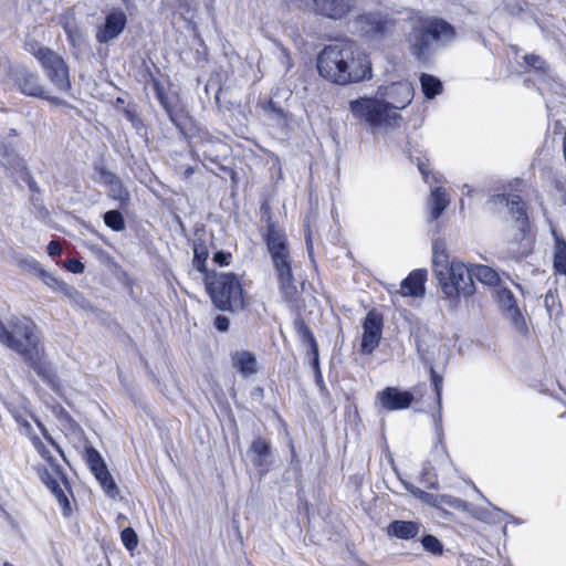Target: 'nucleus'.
<instances>
[{
    "label": "nucleus",
    "mask_w": 566,
    "mask_h": 566,
    "mask_svg": "<svg viewBox=\"0 0 566 566\" xmlns=\"http://www.w3.org/2000/svg\"><path fill=\"white\" fill-rule=\"evenodd\" d=\"M0 343L17 352L44 382L60 391L59 378L46 357L39 327L31 318L13 316L7 323L0 321Z\"/></svg>",
    "instance_id": "obj_1"
},
{
    "label": "nucleus",
    "mask_w": 566,
    "mask_h": 566,
    "mask_svg": "<svg viewBox=\"0 0 566 566\" xmlns=\"http://www.w3.org/2000/svg\"><path fill=\"white\" fill-rule=\"evenodd\" d=\"M316 66L321 77L340 86L373 78L370 56L353 42L326 45L317 55Z\"/></svg>",
    "instance_id": "obj_2"
},
{
    "label": "nucleus",
    "mask_w": 566,
    "mask_h": 566,
    "mask_svg": "<svg viewBox=\"0 0 566 566\" xmlns=\"http://www.w3.org/2000/svg\"><path fill=\"white\" fill-rule=\"evenodd\" d=\"M432 270L446 298L455 302L475 292L470 269L460 260L451 259L446 242L436 240L432 245Z\"/></svg>",
    "instance_id": "obj_3"
},
{
    "label": "nucleus",
    "mask_w": 566,
    "mask_h": 566,
    "mask_svg": "<svg viewBox=\"0 0 566 566\" xmlns=\"http://www.w3.org/2000/svg\"><path fill=\"white\" fill-rule=\"evenodd\" d=\"M207 290L213 304L222 311L239 312L250 303L243 275L216 273L207 277Z\"/></svg>",
    "instance_id": "obj_4"
},
{
    "label": "nucleus",
    "mask_w": 566,
    "mask_h": 566,
    "mask_svg": "<svg viewBox=\"0 0 566 566\" xmlns=\"http://www.w3.org/2000/svg\"><path fill=\"white\" fill-rule=\"evenodd\" d=\"M268 249L279 283V289L289 301H293L298 294L296 281L292 271V258L283 230L274 224L269 226L266 237Z\"/></svg>",
    "instance_id": "obj_5"
},
{
    "label": "nucleus",
    "mask_w": 566,
    "mask_h": 566,
    "mask_svg": "<svg viewBox=\"0 0 566 566\" xmlns=\"http://www.w3.org/2000/svg\"><path fill=\"white\" fill-rule=\"evenodd\" d=\"M349 111L353 116L364 123L373 133L388 129L398 124L401 116L379 98L359 97L349 103Z\"/></svg>",
    "instance_id": "obj_6"
},
{
    "label": "nucleus",
    "mask_w": 566,
    "mask_h": 566,
    "mask_svg": "<svg viewBox=\"0 0 566 566\" xmlns=\"http://www.w3.org/2000/svg\"><path fill=\"white\" fill-rule=\"evenodd\" d=\"M455 36L451 24L440 19H421L408 35L409 49L418 60H423L432 41L448 43Z\"/></svg>",
    "instance_id": "obj_7"
},
{
    "label": "nucleus",
    "mask_w": 566,
    "mask_h": 566,
    "mask_svg": "<svg viewBox=\"0 0 566 566\" xmlns=\"http://www.w3.org/2000/svg\"><path fill=\"white\" fill-rule=\"evenodd\" d=\"M29 52L40 62L48 77L57 90L66 92L70 88L69 71L62 56L38 43L30 44Z\"/></svg>",
    "instance_id": "obj_8"
},
{
    "label": "nucleus",
    "mask_w": 566,
    "mask_h": 566,
    "mask_svg": "<svg viewBox=\"0 0 566 566\" xmlns=\"http://www.w3.org/2000/svg\"><path fill=\"white\" fill-rule=\"evenodd\" d=\"M490 205H492V208L495 209L496 206H505L513 218H515L516 222L518 223V228L521 230V251H514L513 253L516 254L517 258L527 255L532 250V241L525 233V226L527 221V216L525 212L524 203L521 201V198L518 196L512 195V196H505V195H496L491 198L489 201Z\"/></svg>",
    "instance_id": "obj_9"
},
{
    "label": "nucleus",
    "mask_w": 566,
    "mask_h": 566,
    "mask_svg": "<svg viewBox=\"0 0 566 566\" xmlns=\"http://www.w3.org/2000/svg\"><path fill=\"white\" fill-rule=\"evenodd\" d=\"M376 95L385 101L391 111L399 113L412 102L415 90L410 82L399 81L378 86Z\"/></svg>",
    "instance_id": "obj_10"
},
{
    "label": "nucleus",
    "mask_w": 566,
    "mask_h": 566,
    "mask_svg": "<svg viewBox=\"0 0 566 566\" xmlns=\"http://www.w3.org/2000/svg\"><path fill=\"white\" fill-rule=\"evenodd\" d=\"M357 30L368 39L377 40L387 35L391 29V21L384 18L380 12H367L355 19Z\"/></svg>",
    "instance_id": "obj_11"
},
{
    "label": "nucleus",
    "mask_w": 566,
    "mask_h": 566,
    "mask_svg": "<svg viewBox=\"0 0 566 566\" xmlns=\"http://www.w3.org/2000/svg\"><path fill=\"white\" fill-rule=\"evenodd\" d=\"M382 335V317L376 311L367 313L363 322V335L360 342L361 352L371 354L379 345Z\"/></svg>",
    "instance_id": "obj_12"
},
{
    "label": "nucleus",
    "mask_w": 566,
    "mask_h": 566,
    "mask_svg": "<svg viewBox=\"0 0 566 566\" xmlns=\"http://www.w3.org/2000/svg\"><path fill=\"white\" fill-rule=\"evenodd\" d=\"M413 401V395L397 387H387L376 395V403L387 410L396 411L408 409Z\"/></svg>",
    "instance_id": "obj_13"
},
{
    "label": "nucleus",
    "mask_w": 566,
    "mask_h": 566,
    "mask_svg": "<svg viewBox=\"0 0 566 566\" xmlns=\"http://www.w3.org/2000/svg\"><path fill=\"white\" fill-rule=\"evenodd\" d=\"M305 4L314 12L333 20L343 19L354 8L353 0H305Z\"/></svg>",
    "instance_id": "obj_14"
},
{
    "label": "nucleus",
    "mask_w": 566,
    "mask_h": 566,
    "mask_svg": "<svg viewBox=\"0 0 566 566\" xmlns=\"http://www.w3.org/2000/svg\"><path fill=\"white\" fill-rule=\"evenodd\" d=\"M127 23L126 13L122 9H113L107 13L105 22L96 32V40L99 43H107L116 39Z\"/></svg>",
    "instance_id": "obj_15"
},
{
    "label": "nucleus",
    "mask_w": 566,
    "mask_h": 566,
    "mask_svg": "<svg viewBox=\"0 0 566 566\" xmlns=\"http://www.w3.org/2000/svg\"><path fill=\"white\" fill-rule=\"evenodd\" d=\"M496 295L504 316L514 325L515 328L524 331L526 328L525 319L516 304V300L512 291L506 287H501L496 291Z\"/></svg>",
    "instance_id": "obj_16"
},
{
    "label": "nucleus",
    "mask_w": 566,
    "mask_h": 566,
    "mask_svg": "<svg viewBox=\"0 0 566 566\" xmlns=\"http://www.w3.org/2000/svg\"><path fill=\"white\" fill-rule=\"evenodd\" d=\"M17 85L20 92L24 95L51 99L53 103L59 104V98H51L46 95L44 86L40 83L39 77L28 71H21L17 74Z\"/></svg>",
    "instance_id": "obj_17"
},
{
    "label": "nucleus",
    "mask_w": 566,
    "mask_h": 566,
    "mask_svg": "<svg viewBox=\"0 0 566 566\" xmlns=\"http://www.w3.org/2000/svg\"><path fill=\"white\" fill-rule=\"evenodd\" d=\"M231 361L233 368L245 378L255 375L260 369L255 355L245 349L234 350L231 354Z\"/></svg>",
    "instance_id": "obj_18"
},
{
    "label": "nucleus",
    "mask_w": 566,
    "mask_h": 566,
    "mask_svg": "<svg viewBox=\"0 0 566 566\" xmlns=\"http://www.w3.org/2000/svg\"><path fill=\"white\" fill-rule=\"evenodd\" d=\"M427 270L412 271L400 284L402 296H421L424 293Z\"/></svg>",
    "instance_id": "obj_19"
},
{
    "label": "nucleus",
    "mask_w": 566,
    "mask_h": 566,
    "mask_svg": "<svg viewBox=\"0 0 566 566\" xmlns=\"http://www.w3.org/2000/svg\"><path fill=\"white\" fill-rule=\"evenodd\" d=\"M419 531V524L411 521H394L387 526V534L400 539H411Z\"/></svg>",
    "instance_id": "obj_20"
},
{
    "label": "nucleus",
    "mask_w": 566,
    "mask_h": 566,
    "mask_svg": "<svg viewBox=\"0 0 566 566\" xmlns=\"http://www.w3.org/2000/svg\"><path fill=\"white\" fill-rule=\"evenodd\" d=\"M450 202L449 195L443 188H436L431 191L428 199V207L430 210V218L432 220L438 219L441 213L446 210Z\"/></svg>",
    "instance_id": "obj_21"
},
{
    "label": "nucleus",
    "mask_w": 566,
    "mask_h": 566,
    "mask_svg": "<svg viewBox=\"0 0 566 566\" xmlns=\"http://www.w3.org/2000/svg\"><path fill=\"white\" fill-rule=\"evenodd\" d=\"M555 240L554 245V271L557 274L566 275V241L556 232L552 230Z\"/></svg>",
    "instance_id": "obj_22"
},
{
    "label": "nucleus",
    "mask_w": 566,
    "mask_h": 566,
    "mask_svg": "<svg viewBox=\"0 0 566 566\" xmlns=\"http://www.w3.org/2000/svg\"><path fill=\"white\" fill-rule=\"evenodd\" d=\"M469 269L472 281L476 279L485 285H495L500 280L497 272L488 265L474 264Z\"/></svg>",
    "instance_id": "obj_23"
},
{
    "label": "nucleus",
    "mask_w": 566,
    "mask_h": 566,
    "mask_svg": "<svg viewBox=\"0 0 566 566\" xmlns=\"http://www.w3.org/2000/svg\"><path fill=\"white\" fill-rule=\"evenodd\" d=\"M104 181L109 185V195L113 199L126 202L129 198L128 191L123 187L122 182L111 172H104Z\"/></svg>",
    "instance_id": "obj_24"
},
{
    "label": "nucleus",
    "mask_w": 566,
    "mask_h": 566,
    "mask_svg": "<svg viewBox=\"0 0 566 566\" xmlns=\"http://www.w3.org/2000/svg\"><path fill=\"white\" fill-rule=\"evenodd\" d=\"M420 83H421V90L423 92V95L428 99L434 98L437 95L441 94V92H442L441 81L430 74H422L420 76Z\"/></svg>",
    "instance_id": "obj_25"
},
{
    "label": "nucleus",
    "mask_w": 566,
    "mask_h": 566,
    "mask_svg": "<svg viewBox=\"0 0 566 566\" xmlns=\"http://www.w3.org/2000/svg\"><path fill=\"white\" fill-rule=\"evenodd\" d=\"M479 518L486 523L507 522L509 518L513 523H520V521L515 520L513 516L495 506H492L490 511H481L479 513Z\"/></svg>",
    "instance_id": "obj_26"
},
{
    "label": "nucleus",
    "mask_w": 566,
    "mask_h": 566,
    "mask_svg": "<svg viewBox=\"0 0 566 566\" xmlns=\"http://www.w3.org/2000/svg\"><path fill=\"white\" fill-rule=\"evenodd\" d=\"M103 490L112 497L117 494V486L107 468L94 474Z\"/></svg>",
    "instance_id": "obj_27"
},
{
    "label": "nucleus",
    "mask_w": 566,
    "mask_h": 566,
    "mask_svg": "<svg viewBox=\"0 0 566 566\" xmlns=\"http://www.w3.org/2000/svg\"><path fill=\"white\" fill-rule=\"evenodd\" d=\"M251 452L255 454L254 465H263V457L269 453V444L264 439H255L251 444Z\"/></svg>",
    "instance_id": "obj_28"
},
{
    "label": "nucleus",
    "mask_w": 566,
    "mask_h": 566,
    "mask_svg": "<svg viewBox=\"0 0 566 566\" xmlns=\"http://www.w3.org/2000/svg\"><path fill=\"white\" fill-rule=\"evenodd\" d=\"M104 222L114 231H122L125 228L123 216L117 210L107 211L104 214Z\"/></svg>",
    "instance_id": "obj_29"
},
{
    "label": "nucleus",
    "mask_w": 566,
    "mask_h": 566,
    "mask_svg": "<svg viewBox=\"0 0 566 566\" xmlns=\"http://www.w3.org/2000/svg\"><path fill=\"white\" fill-rule=\"evenodd\" d=\"M41 279V281L48 286L50 287L52 291L54 292H60V290L63 287V285L65 284L64 281L55 277L53 274L49 273L48 271H45L44 269L42 271H40V273L36 275Z\"/></svg>",
    "instance_id": "obj_30"
},
{
    "label": "nucleus",
    "mask_w": 566,
    "mask_h": 566,
    "mask_svg": "<svg viewBox=\"0 0 566 566\" xmlns=\"http://www.w3.org/2000/svg\"><path fill=\"white\" fill-rule=\"evenodd\" d=\"M87 463L94 474L106 468L101 454L94 450L88 449L86 452Z\"/></svg>",
    "instance_id": "obj_31"
},
{
    "label": "nucleus",
    "mask_w": 566,
    "mask_h": 566,
    "mask_svg": "<svg viewBox=\"0 0 566 566\" xmlns=\"http://www.w3.org/2000/svg\"><path fill=\"white\" fill-rule=\"evenodd\" d=\"M59 293L63 294L73 304H76V305L84 304V296L74 286H71L65 283Z\"/></svg>",
    "instance_id": "obj_32"
},
{
    "label": "nucleus",
    "mask_w": 566,
    "mask_h": 566,
    "mask_svg": "<svg viewBox=\"0 0 566 566\" xmlns=\"http://www.w3.org/2000/svg\"><path fill=\"white\" fill-rule=\"evenodd\" d=\"M120 539L123 545L130 552L138 545V536L132 527H126L122 531Z\"/></svg>",
    "instance_id": "obj_33"
},
{
    "label": "nucleus",
    "mask_w": 566,
    "mask_h": 566,
    "mask_svg": "<svg viewBox=\"0 0 566 566\" xmlns=\"http://www.w3.org/2000/svg\"><path fill=\"white\" fill-rule=\"evenodd\" d=\"M421 543L423 548L433 555H441L443 552L441 542L432 535L424 536Z\"/></svg>",
    "instance_id": "obj_34"
},
{
    "label": "nucleus",
    "mask_w": 566,
    "mask_h": 566,
    "mask_svg": "<svg viewBox=\"0 0 566 566\" xmlns=\"http://www.w3.org/2000/svg\"><path fill=\"white\" fill-rule=\"evenodd\" d=\"M18 264L21 268L27 269L30 272L34 273L35 275H38L40 273V271L43 270L40 262H38L34 258H31V256H24V258L19 259Z\"/></svg>",
    "instance_id": "obj_35"
},
{
    "label": "nucleus",
    "mask_w": 566,
    "mask_h": 566,
    "mask_svg": "<svg viewBox=\"0 0 566 566\" xmlns=\"http://www.w3.org/2000/svg\"><path fill=\"white\" fill-rule=\"evenodd\" d=\"M431 381H432V386H433V389L436 391V395H437V402H438V407H439V410L441 409V390H442V377L439 376L432 368H431Z\"/></svg>",
    "instance_id": "obj_36"
},
{
    "label": "nucleus",
    "mask_w": 566,
    "mask_h": 566,
    "mask_svg": "<svg viewBox=\"0 0 566 566\" xmlns=\"http://www.w3.org/2000/svg\"><path fill=\"white\" fill-rule=\"evenodd\" d=\"M418 169H419L420 174L422 175V178H423L424 182L431 184L432 181H439L437 176L433 172L430 171L428 163L419 160L418 161Z\"/></svg>",
    "instance_id": "obj_37"
},
{
    "label": "nucleus",
    "mask_w": 566,
    "mask_h": 566,
    "mask_svg": "<svg viewBox=\"0 0 566 566\" xmlns=\"http://www.w3.org/2000/svg\"><path fill=\"white\" fill-rule=\"evenodd\" d=\"M525 62L535 70L543 71V72L546 71V67H547L546 62L539 56L526 55Z\"/></svg>",
    "instance_id": "obj_38"
},
{
    "label": "nucleus",
    "mask_w": 566,
    "mask_h": 566,
    "mask_svg": "<svg viewBox=\"0 0 566 566\" xmlns=\"http://www.w3.org/2000/svg\"><path fill=\"white\" fill-rule=\"evenodd\" d=\"M64 268L74 274H80L84 271V264L77 259H70L64 262Z\"/></svg>",
    "instance_id": "obj_39"
},
{
    "label": "nucleus",
    "mask_w": 566,
    "mask_h": 566,
    "mask_svg": "<svg viewBox=\"0 0 566 566\" xmlns=\"http://www.w3.org/2000/svg\"><path fill=\"white\" fill-rule=\"evenodd\" d=\"M232 255L229 252L219 251L213 255V261L223 266L229 265L231 262Z\"/></svg>",
    "instance_id": "obj_40"
},
{
    "label": "nucleus",
    "mask_w": 566,
    "mask_h": 566,
    "mask_svg": "<svg viewBox=\"0 0 566 566\" xmlns=\"http://www.w3.org/2000/svg\"><path fill=\"white\" fill-rule=\"evenodd\" d=\"M214 326L220 332H227L230 326V321L227 316L218 315L214 319Z\"/></svg>",
    "instance_id": "obj_41"
},
{
    "label": "nucleus",
    "mask_w": 566,
    "mask_h": 566,
    "mask_svg": "<svg viewBox=\"0 0 566 566\" xmlns=\"http://www.w3.org/2000/svg\"><path fill=\"white\" fill-rule=\"evenodd\" d=\"M417 497L423 502L432 505H438V497L433 494H429L422 490H417Z\"/></svg>",
    "instance_id": "obj_42"
},
{
    "label": "nucleus",
    "mask_w": 566,
    "mask_h": 566,
    "mask_svg": "<svg viewBox=\"0 0 566 566\" xmlns=\"http://www.w3.org/2000/svg\"><path fill=\"white\" fill-rule=\"evenodd\" d=\"M302 331V334L304 336V338L308 342L311 348L313 349L315 356L317 355V346H316V342H315V338L313 336V334L310 332V329L305 326H303L301 328Z\"/></svg>",
    "instance_id": "obj_43"
},
{
    "label": "nucleus",
    "mask_w": 566,
    "mask_h": 566,
    "mask_svg": "<svg viewBox=\"0 0 566 566\" xmlns=\"http://www.w3.org/2000/svg\"><path fill=\"white\" fill-rule=\"evenodd\" d=\"M62 248L59 242L51 241L48 245V254L51 256L60 255Z\"/></svg>",
    "instance_id": "obj_44"
},
{
    "label": "nucleus",
    "mask_w": 566,
    "mask_h": 566,
    "mask_svg": "<svg viewBox=\"0 0 566 566\" xmlns=\"http://www.w3.org/2000/svg\"><path fill=\"white\" fill-rule=\"evenodd\" d=\"M32 442H33V446L38 449V451H39L43 457H45V454H44V446H43L42 441H41L39 438H33V439H32Z\"/></svg>",
    "instance_id": "obj_45"
},
{
    "label": "nucleus",
    "mask_w": 566,
    "mask_h": 566,
    "mask_svg": "<svg viewBox=\"0 0 566 566\" xmlns=\"http://www.w3.org/2000/svg\"><path fill=\"white\" fill-rule=\"evenodd\" d=\"M426 483H427L430 488H433V489H434V488H437V480H436V479H433V480H428Z\"/></svg>",
    "instance_id": "obj_46"
},
{
    "label": "nucleus",
    "mask_w": 566,
    "mask_h": 566,
    "mask_svg": "<svg viewBox=\"0 0 566 566\" xmlns=\"http://www.w3.org/2000/svg\"><path fill=\"white\" fill-rule=\"evenodd\" d=\"M408 489L417 497V490H420V489L416 488V486H411V488H408Z\"/></svg>",
    "instance_id": "obj_47"
},
{
    "label": "nucleus",
    "mask_w": 566,
    "mask_h": 566,
    "mask_svg": "<svg viewBox=\"0 0 566 566\" xmlns=\"http://www.w3.org/2000/svg\"><path fill=\"white\" fill-rule=\"evenodd\" d=\"M306 243H307V249L311 250V238H310V235L306 237Z\"/></svg>",
    "instance_id": "obj_48"
},
{
    "label": "nucleus",
    "mask_w": 566,
    "mask_h": 566,
    "mask_svg": "<svg viewBox=\"0 0 566 566\" xmlns=\"http://www.w3.org/2000/svg\"><path fill=\"white\" fill-rule=\"evenodd\" d=\"M193 172L192 168H188L186 170V176H190Z\"/></svg>",
    "instance_id": "obj_49"
},
{
    "label": "nucleus",
    "mask_w": 566,
    "mask_h": 566,
    "mask_svg": "<svg viewBox=\"0 0 566 566\" xmlns=\"http://www.w3.org/2000/svg\"><path fill=\"white\" fill-rule=\"evenodd\" d=\"M281 51H282V53H283L286 57H289V53H287V51H286V49H285V48H282V49H281Z\"/></svg>",
    "instance_id": "obj_50"
},
{
    "label": "nucleus",
    "mask_w": 566,
    "mask_h": 566,
    "mask_svg": "<svg viewBox=\"0 0 566 566\" xmlns=\"http://www.w3.org/2000/svg\"><path fill=\"white\" fill-rule=\"evenodd\" d=\"M57 497H59L60 501L66 500L65 495H63L62 493L57 494Z\"/></svg>",
    "instance_id": "obj_51"
},
{
    "label": "nucleus",
    "mask_w": 566,
    "mask_h": 566,
    "mask_svg": "<svg viewBox=\"0 0 566 566\" xmlns=\"http://www.w3.org/2000/svg\"><path fill=\"white\" fill-rule=\"evenodd\" d=\"M23 426L25 427L27 430H29L30 424L28 422H24Z\"/></svg>",
    "instance_id": "obj_52"
},
{
    "label": "nucleus",
    "mask_w": 566,
    "mask_h": 566,
    "mask_svg": "<svg viewBox=\"0 0 566 566\" xmlns=\"http://www.w3.org/2000/svg\"><path fill=\"white\" fill-rule=\"evenodd\" d=\"M4 566H13V565H11V564H9V563H6V564H4Z\"/></svg>",
    "instance_id": "obj_53"
}]
</instances>
